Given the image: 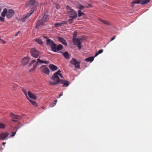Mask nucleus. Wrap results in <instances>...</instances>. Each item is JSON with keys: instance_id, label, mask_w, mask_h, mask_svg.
I'll list each match as a JSON object with an SVG mask.
<instances>
[{"instance_id": "1", "label": "nucleus", "mask_w": 152, "mask_h": 152, "mask_svg": "<svg viewBox=\"0 0 152 152\" xmlns=\"http://www.w3.org/2000/svg\"><path fill=\"white\" fill-rule=\"evenodd\" d=\"M53 81L50 82L51 85H57L58 83L63 84V86H69L70 83L66 80H60L57 73H55L52 77Z\"/></svg>"}, {"instance_id": "2", "label": "nucleus", "mask_w": 152, "mask_h": 152, "mask_svg": "<svg viewBox=\"0 0 152 152\" xmlns=\"http://www.w3.org/2000/svg\"><path fill=\"white\" fill-rule=\"evenodd\" d=\"M67 14L69 18L68 20L69 22L71 24L73 21L74 19L77 17V12L73 9L69 8L67 11Z\"/></svg>"}, {"instance_id": "3", "label": "nucleus", "mask_w": 152, "mask_h": 152, "mask_svg": "<svg viewBox=\"0 0 152 152\" xmlns=\"http://www.w3.org/2000/svg\"><path fill=\"white\" fill-rule=\"evenodd\" d=\"M14 11L12 9H9L7 10L6 8H4L3 11L1 12V16L5 17L6 16L7 18H10L14 14Z\"/></svg>"}, {"instance_id": "4", "label": "nucleus", "mask_w": 152, "mask_h": 152, "mask_svg": "<svg viewBox=\"0 0 152 152\" xmlns=\"http://www.w3.org/2000/svg\"><path fill=\"white\" fill-rule=\"evenodd\" d=\"M38 4V2L36 0H28L26 5L27 7L31 8L34 11V8L37 6Z\"/></svg>"}, {"instance_id": "5", "label": "nucleus", "mask_w": 152, "mask_h": 152, "mask_svg": "<svg viewBox=\"0 0 152 152\" xmlns=\"http://www.w3.org/2000/svg\"><path fill=\"white\" fill-rule=\"evenodd\" d=\"M40 57H39L37 60V61L36 62V61L35 60H33L32 61L31 63L30 64V65L31 66L32 65V64H34V63H35L34 65H33V68L34 69H35L36 68L37 65L38 63H39L40 64H48L49 62L48 61H46L45 60H41L39 59Z\"/></svg>"}, {"instance_id": "6", "label": "nucleus", "mask_w": 152, "mask_h": 152, "mask_svg": "<svg viewBox=\"0 0 152 152\" xmlns=\"http://www.w3.org/2000/svg\"><path fill=\"white\" fill-rule=\"evenodd\" d=\"M21 89H22V91L24 93L25 95L26 96L27 99L31 103L32 105L35 107H37V104L35 102L31 100L29 98H28L27 96V92L28 90V89L27 88H24L23 87H21Z\"/></svg>"}, {"instance_id": "7", "label": "nucleus", "mask_w": 152, "mask_h": 152, "mask_svg": "<svg viewBox=\"0 0 152 152\" xmlns=\"http://www.w3.org/2000/svg\"><path fill=\"white\" fill-rule=\"evenodd\" d=\"M73 41L74 44L77 46L79 50L81 48L82 39L75 37L73 38Z\"/></svg>"}, {"instance_id": "8", "label": "nucleus", "mask_w": 152, "mask_h": 152, "mask_svg": "<svg viewBox=\"0 0 152 152\" xmlns=\"http://www.w3.org/2000/svg\"><path fill=\"white\" fill-rule=\"evenodd\" d=\"M70 63L75 65V68L77 69L80 68V62L78 61L75 58H73L70 61Z\"/></svg>"}, {"instance_id": "9", "label": "nucleus", "mask_w": 152, "mask_h": 152, "mask_svg": "<svg viewBox=\"0 0 152 152\" xmlns=\"http://www.w3.org/2000/svg\"><path fill=\"white\" fill-rule=\"evenodd\" d=\"M33 12V10H31L30 13H28L23 16V18L21 19V20L24 22L28 21L30 16Z\"/></svg>"}, {"instance_id": "10", "label": "nucleus", "mask_w": 152, "mask_h": 152, "mask_svg": "<svg viewBox=\"0 0 152 152\" xmlns=\"http://www.w3.org/2000/svg\"><path fill=\"white\" fill-rule=\"evenodd\" d=\"M45 38L46 39V45L47 46H50L52 50L53 47L55 46L56 44L54 43L53 40L48 38H47L46 37H45Z\"/></svg>"}, {"instance_id": "11", "label": "nucleus", "mask_w": 152, "mask_h": 152, "mask_svg": "<svg viewBox=\"0 0 152 152\" xmlns=\"http://www.w3.org/2000/svg\"><path fill=\"white\" fill-rule=\"evenodd\" d=\"M31 54L33 57L37 58L39 55V52L34 48L32 49L31 51Z\"/></svg>"}, {"instance_id": "12", "label": "nucleus", "mask_w": 152, "mask_h": 152, "mask_svg": "<svg viewBox=\"0 0 152 152\" xmlns=\"http://www.w3.org/2000/svg\"><path fill=\"white\" fill-rule=\"evenodd\" d=\"M48 17V16L47 15H45L42 19L38 20L36 24V28H37V27L39 26L40 25L43 24L44 21L46 20Z\"/></svg>"}, {"instance_id": "13", "label": "nucleus", "mask_w": 152, "mask_h": 152, "mask_svg": "<svg viewBox=\"0 0 152 152\" xmlns=\"http://www.w3.org/2000/svg\"><path fill=\"white\" fill-rule=\"evenodd\" d=\"M41 71L42 72L47 74L49 75L50 73L49 70L45 65H42L40 68Z\"/></svg>"}, {"instance_id": "14", "label": "nucleus", "mask_w": 152, "mask_h": 152, "mask_svg": "<svg viewBox=\"0 0 152 152\" xmlns=\"http://www.w3.org/2000/svg\"><path fill=\"white\" fill-rule=\"evenodd\" d=\"M63 48V46L62 45L59 44L58 45H57L56 44L53 47V49L52 50L54 52H56L59 50H61Z\"/></svg>"}, {"instance_id": "15", "label": "nucleus", "mask_w": 152, "mask_h": 152, "mask_svg": "<svg viewBox=\"0 0 152 152\" xmlns=\"http://www.w3.org/2000/svg\"><path fill=\"white\" fill-rule=\"evenodd\" d=\"M9 134L7 132H3L0 134V139L4 140L7 139Z\"/></svg>"}, {"instance_id": "16", "label": "nucleus", "mask_w": 152, "mask_h": 152, "mask_svg": "<svg viewBox=\"0 0 152 152\" xmlns=\"http://www.w3.org/2000/svg\"><path fill=\"white\" fill-rule=\"evenodd\" d=\"M137 1L134 3L136 4H145L148 3L151 0H136Z\"/></svg>"}, {"instance_id": "17", "label": "nucleus", "mask_w": 152, "mask_h": 152, "mask_svg": "<svg viewBox=\"0 0 152 152\" xmlns=\"http://www.w3.org/2000/svg\"><path fill=\"white\" fill-rule=\"evenodd\" d=\"M10 115L12 118L18 119H20L21 118V117L20 116L15 115L12 113H10Z\"/></svg>"}, {"instance_id": "18", "label": "nucleus", "mask_w": 152, "mask_h": 152, "mask_svg": "<svg viewBox=\"0 0 152 152\" xmlns=\"http://www.w3.org/2000/svg\"><path fill=\"white\" fill-rule=\"evenodd\" d=\"M29 59V58L25 57L22 60L21 63L24 65L28 63Z\"/></svg>"}, {"instance_id": "19", "label": "nucleus", "mask_w": 152, "mask_h": 152, "mask_svg": "<svg viewBox=\"0 0 152 152\" xmlns=\"http://www.w3.org/2000/svg\"><path fill=\"white\" fill-rule=\"evenodd\" d=\"M28 94L29 97L32 99L35 100L37 98L36 96L29 91H28Z\"/></svg>"}, {"instance_id": "20", "label": "nucleus", "mask_w": 152, "mask_h": 152, "mask_svg": "<svg viewBox=\"0 0 152 152\" xmlns=\"http://www.w3.org/2000/svg\"><path fill=\"white\" fill-rule=\"evenodd\" d=\"M64 23L65 24H66L67 23L64 22H62L60 23H57L55 24L54 26L56 27H61L63 25Z\"/></svg>"}, {"instance_id": "21", "label": "nucleus", "mask_w": 152, "mask_h": 152, "mask_svg": "<svg viewBox=\"0 0 152 152\" xmlns=\"http://www.w3.org/2000/svg\"><path fill=\"white\" fill-rule=\"evenodd\" d=\"M50 69L53 71H54L57 70L58 69L57 67L53 64H50L49 66Z\"/></svg>"}, {"instance_id": "22", "label": "nucleus", "mask_w": 152, "mask_h": 152, "mask_svg": "<svg viewBox=\"0 0 152 152\" xmlns=\"http://www.w3.org/2000/svg\"><path fill=\"white\" fill-rule=\"evenodd\" d=\"M59 40L64 45H66L67 44L66 41L63 38L59 37L58 38Z\"/></svg>"}, {"instance_id": "23", "label": "nucleus", "mask_w": 152, "mask_h": 152, "mask_svg": "<svg viewBox=\"0 0 152 152\" xmlns=\"http://www.w3.org/2000/svg\"><path fill=\"white\" fill-rule=\"evenodd\" d=\"M63 56L66 59H68L69 58V55L67 52H65L63 53Z\"/></svg>"}, {"instance_id": "24", "label": "nucleus", "mask_w": 152, "mask_h": 152, "mask_svg": "<svg viewBox=\"0 0 152 152\" xmlns=\"http://www.w3.org/2000/svg\"><path fill=\"white\" fill-rule=\"evenodd\" d=\"M94 59V57L93 56L90 57L85 59V60L88 62H91L93 61Z\"/></svg>"}, {"instance_id": "25", "label": "nucleus", "mask_w": 152, "mask_h": 152, "mask_svg": "<svg viewBox=\"0 0 152 152\" xmlns=\"http://www.w3.org/2000/svg\"><path fill=\"white\" fill-rule=\"evenodd\" d=\"M35 40L36 42L40 45H42L43 44V42L42 40L39 38H36Z\"/></svg>"}, {"instance_id": "26", "label": "nucleus", "mask_w": 152, "mask_h": 152, "mask_svg": "<svg viewBox=\"0 0 152 152\" xmlns=\"http://www.w3.org/2000/svg\"><path fill=\"white\" fill-rule=\"evenodd\" d=\"M76 7L77 8L79 9V10H82L84 8V7L80 4L77 5Z\"/></svg>"}, {"instance_id": "27", "label": "nucleus", "mask_w": 152, "mask_h": 152, "mask_svg": "<svg viewBox=\"0 0 152 152\" xmlns=\"http://www.w3.org/2000/svg\"><path fill=\"white\" fill-rule=\"evenodd\" d=\"M78 14L79 17H80L81 16L83 15H85L84 13L81 12V10H78Z\"/></svg>"}, {"instance_id": "28", "label": "nucleus", "mask_w": 152, "mask_h": 152, "mask_svg": "<svg viewBox=\"0 0 152 152\" xmlns=\"http://www.w3.org/2000/svg\"><path fill=\"white\" fill-rule=\"evenodd\" d=\"M99 20L102 22L103 23H104V24H106V25H109V23L106 21H105V20H102L101 19H99Z\"/></svg>"}, {"instance_id": "29", "label": "nucleus", "mask_w": 152, "mask_h": 152, "mask_svg": "<svg viewBox=\"0 0 152 152\" xmlns=\"http://www.w3.org/2000/svg\"><path fill=\"white\" fill-rule=\"evenodd\" d=\"M5 127V125L3 123H0V128L4 129Z\"/></svg>"}, {"instance_id": "30", "label": "nucleus", "mask_w": 152, "mask_h": 152, "mask_svg": "<svg viewBox=\"0 0 152 152\" xmlns=\"http://www.w3.org/2000/svg\"><path fill=\"white\" fill-rule=\"evenodd\" d=\"M5 17L3 16H0V20L1 22H3L4 21V18Z\"/></svg>"}, {"instance_id": "31", "label": "nucleus", "mask_w": 152, "mask_h": 152, "mask_svg": "<svg viewBox=\"0 0 152 152\" xmlns=\"http://www.w3.org/2000/svg\"><path fill=\"white\" fill-rule=\"evenodd\" d=\"M56 104V103H51L50 104V107H53L55 106Z\"/></svg>"}, {"instance_id": "32", "label": "nucleus", "mask_w": 152, "mask_h": 152, "mask_svg": "<svg viewBox=\"0 0 152 152\" xmlns=\"http://www.w3.org/2000/svg\"><path fill=\"white\" fill-rule=\"evenodd\" d=\"M103 51V50L102 49H101L99 51H98L97 53L99 54H100L102 53Z\"/></svg>"}, {"instance_id": "33", "label": "nucleus", "mask_w": 152, "mask_h": 152, "mask_svg": "<svg viewBox=\"0 0 152 152\" xmlns=\"http://www.w3.org/2000/svg\"><path fill=\"white\" fill-rule=\"evenodd\" d=\"M16 131H15L12 132V134L11 136L12 137H14L16 134Z\"/></svg>"}, {"instance_id": "34", "label": "nucleus", "mask_w": 152, "mask_h": 152, "mask_svg": "<svg viewBox=\"0 0 152 152\" xmlns=\"http://www.w3.org/2000/svg\"><path fill=\"white\" fill-rule=\"evenodd\" d=\"M20 33V31H18V32H16L15 34V36H17L18 34Z\"/></svg>"}, {"instance_id": "35", "label": "nucleus", "mask_w": 152, "mask_h": 152, "mask_svg": "<svg viewBox=\"0 0 152 152\" xmlns=\"http://www.w3.org/2000/svg\"><path fill=\"white\" fill-rule=\"evenodd\" d=\"M116 36H113L112 38L111 39L110 41H112L115 38Z\"/></svg>"}, {"instance_id": "36", "label": "nucleus", "mask_w": 152, "mask_h": 152, "mask_svg": "<svg viewBox=\"0 0 152 152\" xmlns=\"http://www.w3.org/2000/svg\"><path fill=\"white\" fill-rule=\"evenodd\" d=\"M55 7H56V8L57 9H59L60 8V6L56 4Z\"/></svg>"}, {"instance_id": "37", "label": "nucleus", "mask_w": 152, "mask_h": 152, "mask_svg": "<svg viewBox=\"0 0 152 152\" xmlns=\"http://www.w3.org/2000/svg\"><path fill=\"white\" fill-rule=\"evenodd\" d=\"M76 37V33L75 32L73 34V37Z\"/></svg>"}, {"instance_id": "38", "label": "nucleus", "mask_w": 152, "mask_h": 152, "mask_svg": "<svg viewBox=\"0 0 152 152\" xmlns=\"http://www.w3.org/2000/svg\"><path fill=\"white\" fill-rule=\"evenodd\" d=\"M61 72V71L60 70H58L57 72H56L55 73H57L58 74V75L60 74L59 73Z\"/></svg>"}, {"instance_id": "39", "label": "nucleus", "mask_w": 152, "mask_h": 152, "mask_svg": "<svg viewBox=\"0 0 152 152\" xmlns=\"http://www.w3.org/2000/svg\"><path fill=\"white\" fill-rule=\"evenodd\" d=\"M1 42L2 43H4V44L5 43V42L4 40H3L2 39H1Z\"/></svg>"}, {"instance_id": "40", "label": "nucleus", "mask_w": 152, "mask_h": 152, "mask_svg": "<svg viewBox=\"0 0 152 152\" xmlns=\"http://www.w3.org/2000/svg\"><path fill=\"white\" fill-rule=\"evenodd\" d=\"M58 76H59L61 78H63V76L61 74H60L59 75H58Z\"/></svg>"}, {"instance_id": "41", "label": "nucleus", "mask_w": 152, "mask_h": 152, "mask_svg": "<svg viewBox=\"0 0 152 152\" xmlns=\"http://www.w3.org/2000/svg\"><path fill=\"white\" fill-rule=\"evenodd\" d=\"M99 54L97 52L94 55V57H96Z\"/></svg>"}, {"instance_id": "42", "label": "nucleus", "mask_w": 152, "mask_h": 152, "mask_svg": "<svg viewBox=\"0 0 152 152\" xmlns=\"http://www.w3.org/2000/svg\"><path fill=\"white\" fill-rule=\"evenodd\" d=\"M63 95V94H62V93H61V94H60L59 95V98H60L61 96L62 95Z\"/></svg>"}, {"instance_id": "43", "label": "nucleus", "mask_w": 152, "mask_h": 152, "mask_svg": "<svg viewBox=\"0 0 152 152\" xmlns=\"http://www.w3.org/2000/svg\"><path fill=\"white\" fill-rule=\"evenodd\" d=\"M12 120L14 121V122H17V120H14V119H12Z\"/></svg>"}, {"instance_id": "44", "label": "nucleus", "mask_w": 152, "mask_h": 152, "mask_svg": "<svg viewBox=\"0 0 152 152\" xmlns=\"http://www.w3.org/2000/svg\"><path fill=\"white\" fill-rule=\"evenodd\" d=\"M57 100L56 99L55 101V103H56H56L57 102Z\"/></svg>"}, {"instance_id": "45", "label": "nucleus", "mask_w": 152, "mask_h": 152, "mask_svg": "<svg viewBox=\"0 0 152 152\" xmlns=\"http://www.w3.org/2000/svg\"><path fill=\"white\" fill-rule=\"evenodd\" d=\"M20 127V126H18L17 127H16V129L17 130L18 129H19Z\"/></svg>"}, {"instance_id": "46", "label": "nucleus", "mask_w": 152, "mask_h": 152, "mask_svg": "<svg viewBox=\"0 0 152 152\" xmlns=\"http://www.w3.org/2000/svg\"><path fill=\"white\" fill-rule=\"evenodd\" d=\"M5 143L4 142H3L2 143V145H5Z\"/></svg>"}, {"instance_id": "47", "label": "nucleus", "mask_w": 152, "mask_h": 152, "mask_svg": "<svg viewBox=\"0 0 152 152\" xmlns=\"http://www.w3.org/2000/svg\"><path fill=\"white\" fill-rule=\"evenodd\" d=\"M109 42H108V43H107V44H108Z\"/></svg>"}]
</instances>
